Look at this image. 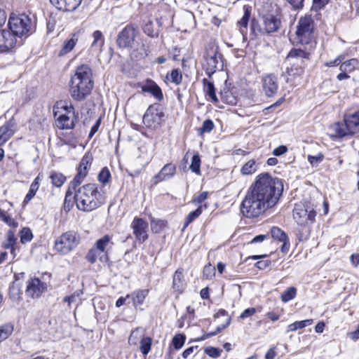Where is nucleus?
<instances>
[{"mask_svg":"<svg viewBox=\"0 0 359 359\" xmlns=\"http://www.w3.org/2000/svg\"><path fill=\"white\" fill-rule=\"evenodd\" d=\"M328 0H313V6L316 9L323 8L327 4Z\"/></svg>","mask_w":359,"mask_h":359,"instance_id":"obj_63","label":"nucleus"},{"mask_svg":"<svg viewBox=\"0 0 359 359\" xmlns=\"http://www.w3.org/2000/svg\"><path fill=\"white\" fill-rule=\"evenodd\" d=\"M104 254L100 252L95 245H93V247L89 250L86 255V259L90 262L91 264H94L96 262V261L100 259H102V258L104 257Z\"/></svg>","mask_w":359,"mask_h":359,"instance_id":"obj_36","label":"nucleus"},{"mask_svg":"<svg viewBox=\"0 0 359 359\" xmlns=\"http://www.w3.org/2000/svg\"><path fill=\"white\" fill-rule=\"evenodd\" d=\"M185 286L186 284L184 279L183 271L182 269H179L174 273L172 287L176 292L180 294L184 291Z\"/></svg>","mask_w":359,"mask_h":359,"instance_id":"obj_24","label":"nucleus"},{"mask_svg":"<svg viewBox=\"0 0 359 359\" xmlns=\"http://www.w3.org/2000/svg\"><path fill=\"white\" fill-rule=\"evenodd\" d=\"M258 169V164L255 160L250 159L246 162L241 169V173L243 175H248L255 173Z\"/></svg>","mask_w":359,"mask_h":359,"instance_id":"obj_34","label":"nucleus"},{"mask_svg":"<svg viewBox=\"0 0 359 359\" xmlns=\"http://www.w3.org/2000/svg\"><path fill=\"white\" fill-rule=\"evenodd\" d=\"M78 40V34H73L71 39L64 42L62 48L59 53V55L62 56L71 52L75 47Z\"/></svg>","mask_w":359,"mask_h":359,"instance_id":"obj_27","label":"nucleus"},{"mask_svg":"<svg viewBox=\"0 0 359 359\" xmlns=\"http://www.w3.org/2000/svg\"><path fill=\"white\" fill-rule=\"evenodd\" d=\"M204 58L203 69L210 78L216 71L222 69L224 65L218 47L212 46L208 48Z\"/></svg>","mask_w":359,"mask_h":359,"instance_id":"obj_10","label":"nucleus"},{"mask_svg":"<svg viewBox=\"0 0 359 359\" xmlns=\"http://www.w3.org/2000/svg\"><path fill=\"white\" fill-rule=\"evenodd\" d=\"M344 59V56L343 55H339L336 59L334 60L330 61L325 64L327 67H334L339 65L341 62Z\"/></svg>","mask_w":359,"mask_h":359,"instance_id":"obj_60","label":"nucleus"},{"mask_svg":"<svg viewBox=\"0 0 359 359\" xmlns=\"http://www.w3.org/2000/svg\"><path fill=\"white\" fill-rule=\"evenodd\" d=\"M140 350L144 355H147L151 347L152 339L149 337H144L140 341Z\"/></svg>","mask_w":359,"mask_h":359,"instance_id":"obj_40","label":"nucleus"},{"mask_svg":"<svg viewBox=\"0 0 359 359\" xmlns=\"http://www.w3.org/2000/svg\"><path fill=\"white\" fill-rule=\"evenodd\" d=\"M280 22L273 15H268L264 18L263 30L268 34L274 32L280 27Z\"/></svg>","mask_w":359,"mask_h":359,"instance_id":"obj_23","label":"nucleus"},{"mask_svg":"<svg viewBox=\"0 0 359 359\" xmlns=\"http://www.w3.org/2000/svg\"><path fill=\"white\" fill-rule=\"evenodd\" d=\"M331 128L334 136L339 138L359 133V111L344 114V121L335 123Z\"/></svg>","mask_w":359,"mask_h":359,"instance_id":"obj_6","label":"nucleus"},{"mask_svg":"<svg viewBox=\"0 0 359 359\" xmlns=\"http://www.w3.org/2000/svg\"><path fill=\"white\" fill-rule=\"evenodd\" d=\"M190 170L197 174L200 175L201 173V158L200 156L196 154H194L191 159V163L189 166Z\"/></svg>","mask_w":359,"mask_h":359,"instance_id":"obj_44","label":"nucleus"},{"mask_svg":"<svg viewBox=\"0 0 359 359\" xmlns=\"http://www.w3.org/2000/svg\"><path fill=\"white\" fill-rule=\"evenodd\" d=\"M283 191L281 180L267 172L258 175L242 201L241 213L248 218L259 217L278 203Z\"/></svg>","mask_w":359,"mask_h":359,"instance_id":"obj_1","label":"nucleus"},{"mask_svg":"<svg viewBox=\"0 0 359 359\" xmlns=\"http://www.w3.org/2000/svg\"><path fill=\"white\" fill-rule=\"evenodd\" d=\"M0 219L13 229L18 226V222L13 219L6 211L1 209H0Z\"/></svg>","mask_w":359,"mask_h":359,"instance_id":"obj_39","label":"nucleus"},{"mask_svg":"<svg viewBox=\"0 0 359 359\" xmlns=\"http://www.w3.org/2000/svg\"><path fill=\"white\" fill-rule=\"evenodd\" d=\"M94 87L93 72L87 65L76 67L69 82V91L72 98L77 102L85 100Z\"/></svg>","mask_w":359,"mask_h":359,"instance_id":"obj_2","label":"nucleus"},{"mask_svg":"<svg viewBox=\"0 0 359 359\" xmlns=\"http://www.w3.org/2000/svg\"><path fill=\"white\" fill-rule=\"evenodd\" d=\"M250 16V12L246 9L243 18L238 22V24L243 28H246L248 26V20Z\"/></svg>","mask_w":359,"mask_h":359,"instance_id":"obj_56","label":"nucleus"},{"mask_svg":"<svg viewBox=\"0 0 359 359\" xmlns=\"http://www.w3.org/2000/svg\"><path fill=\"white\" fill-rule=\"evenodd\" d=\"M93 41L90 46L91 50L96 52L101 51L104 41L102 33L99 30H96L93 33Z\"/></svg>","mask_w":359,"mask_h":359,"instance_id":"obj_28","label":"nucleus"},{"mask_svg":"<svg viewBox=\"0 0 359 359\" xmlns=\"http://www.w3.org/2000/svg\"><path fill=\"white\" fill-rule=\"evenodd\" d=\"M111 236L109 235H104L101 238L98 239L94 245L102 253L107 252V248L109 245H112Z\"/></svg>","mask_w":359,"mask_h":359,"instance_id":"obj_32","label":"nucleus"},{"mask_svg":"<svg viewBox=\"0 0 359 359\" xmlns=\"http://www.w3.org/2000/svg\"><path fill=\"white\" fill-rule=\"evenodd\" d=\"M324 158V156L322 154H318L317 156H308V161L312 165H317L318 163L323 161Z\"/></svg>","mask_w":359,"mask_h":359,"instance_id":"obj_55","label":"nucleus"},{"mask_svg":"<svg viewBox=\"0 0 359 359\" xmlns=\"http://www.w3.org/2000/svg\"><path fill=\"white\" fill-rule=\"evenodd\" d=\"M140 88L143 93H150L158 101H161L163 99L161 89L156 82L151 79H147L140 85Z\"/></svg>","mask_w":359,"mask_h":359,"instance_id":"obj_18","label":"nucleus"},{"mask_svg":"<svg viewBox=\"0 0 359 359\" xmlns=\"http://www.w3.org/2000/svg\"><path fill=\"white\" fill-rule=\"evenodd\" d=\"M8 30L22 42L23 37H27L35 31V22L25 13H11L8 21Z\"/></svg>","mask_w":359,"mask_h":359,"instance_id":"obj_5","label":"nucleus"},{"mask_svg":"<svg viewBox=\"0 0 359 359\" xmlns=\"http://www.w3.org/2000/svg\"><path fill=\"white\" fill-rule=\"evenodd\" d=\"M294 8L299 9L303 7L304 0H287Z\"/></svg>","mask_w":359,"mask_h":359,"instance_id":"obj_64","label":"nucleus"},{"mask_svg":"<svg viewBox=\"0 0 359 359\" xmlns=\"http://www.w3.org/2000/svg\"><path fill=\"white\" fill-rule=\"evenodd\" d=\"M82 294L83 292L81 290H76L71 295L66 296L63 299V301L64 302H67L68 304V306H70L72 304L76 302V301Z\"/></svg>","mask_w":359,"mask_h":359,"instance_id":"obj_52","label":"nucleus"},{"mask_svg":"<svg viewBox=\"0 0 359 359\" xmlns=\"http://www.w3.org/2000/svg\"><path fill=\"white\" fill-rule=\"evenodd\" d=\"M17 238L15 235V231L13 230H8L6 233V239L3 243L2 246L5 249H10L11 254L13 255V258H15L16 256V243H17Z\"/></svg>","mask_w":359,"mask_h":359,"instance_id":"obj_22","label":"nucleus"},{"mask_svg":"<svg viewBox=\"0 0 359 359\" xmlns=\"http://www.w3.org/2000/svg\"><path fill=\"white\" fill-rule=\"evenodd\" d=\"M80 242L79 233L74 231L63 233L55 241V250L61 255H67L75 249Z\"/></svg>","mask_w":359,"mask_h":359,"instance_id":"obj_9","label":"nucleus"},{"mask_svg":"<svg viewBox=\"0 0 359 359\" xmlns=\"http://www.w3.org/2000/svg\"><path fill=\"white\" fill-rule=\"evenodd\" d=\"M359 64V62L355 58H352L347 61H345L340 65V70L341 72H353L355 67Z\"/></svg>","mask_w":359,"mask_h":359,"instance_id":"obj_42","label":"nucleus"},{"mask_svg":"<svg viewBox=\"0 0 359 359\" xmlns=\"http://www.w3.org/2000/svg\"><path fill=\"white\" fill-rule=\"evenodd\" d=\"M148 294V290H136L133 291L130 294V298L133 300V306L137 308L138 306L142 304Z\"/></svg>","mask_w":359,"mask_h":359,"instance_id":"obj_26","label":"nucleus"},{"mask_svg":"<svg viewBox=\"0 0 359 359\" xmlns=\"http://www.w3.org/2000/svg\"><path fill=\"white\" fill-rule=\"evenodd\" d=\"M202 82L203 84V90L206 95L209 96L212 102H217L218 98L216 95L213 83L208 81L207 79H203Z\"/></svg>","mask_w":359,"mask_h":359,"instance_id":"obj_29","label":"nucleus"},{"mask_svg":"<svg viewBox=\"0 0 359 359\" xmlns=\"http://www.w3.org/2000/svg\"><path fill=\"white\" fill-rule=\"evenodd\" d=\"M110 177L111 173L107 167L102 168L98 175V180L103 184H107Z\"/></svg>","mask_w":359,"mask_h":359,"instance_id":"obj_51","label":"nucleus"},{"mask_svg":"<svg viewBox=\"0 0 359 359\" xmlns=\"http://www.w3.org/2000/svg\"><path fill=\"white\" fill-rule=\"evenodd\" d=\"M136 36V29L133 26H126L118 34L117 43L120 47H128L133 43Z\"/></svg>","mask_w":359,"mask_h":359,"instance_id":"obj_16","label":"nucleus"},{"mask_svg":"<svg viewBox=\"0 0 359 359\" xmlns=\"http://www.w3.org/2000/svg\"><path fill=\"white\" fill-rule=\"evenodd\" d=\"M256 313V309L255 308H248L243 311L240 315V318L241 319H245L253 316Z\"/></svg>","mask_w":359,"mask_h":359,"instance_id":"obj_57","label":"nucleus"},{"mask_svg":"<svg viewBox=\"0 0 359 359\" xmlns=\"http://www.w3.org/2000/svg\"><path fill=\"white\" fill-rule=\"evenodd\" d=\"M84 178L85 177H81V176L79 175L78 174L76 175V176L74 177V178L73 179V180L71 182L70 187H69V189H67V191L66 192V196H65L66 200L69 196H73V191H72V189L75 191L76 190V187H78L79 185H80L82 183V182L84 180Z\"/></svg>","mask_w":359,"mask_h":359,"instance_id":"obj_38","label":"nucleus"},{"mask_svg":"<svg viewBox=\"0 0 359 359\" xmlns=\"http://www.w3.org/2000/svg\"><path fill=\"white\" fill-rule=\"evenodd\" d=\"M50 179L53 184L57 187H60L65 183L66 177L59 172H53L50 175Z\"/></svg>","mask_w":359,"mask_h":359,"instance_id":"obj_45","label":"nucleus"},{"mask_svg":"<svg viewBox=\"0 0 359 359\" xmlns=\"http://www.w3.org/2000/svg\"><path fill=\"white\" fill-rule=\"evenodd\" d=\"M50 2L60 11L70 12L76 10L82 0H50Z\"/></svg>","mask_w":359,"mask_h":359,"instance_id":"obj_20","label":"nucleus"},{"mask_svg":"<svg viewBox=\"0 0 359 359\" xmlns=\"http://www.w3.org/2000/svg\"><path fill=\"white\" fill-rule=\"evenodd\" d=\"M15 130V123L13 119L0 127V146L5 144L13 135Z\"/></svg>","mask_w":359,"mask_h":359,"instance_id":"obj_21","label":"nucleus"},{"mask_svg":"<svg viewBox=\"0 0 359 359\" xmlns=\"http://www.w3.org/2000/svg\"><path fill=\"white\" fill-rule=\"evenodd\" d=\"M130 228L137 242L142 243L148 239V223L142 218L135 217L130 224Z\"/></svg>","mask_w":359,"mask_h":359,"instance_id":"obj_13","label":"nucleus"},{"mask_svg":"<svg viewBox=\"0 0 359 359\" xmlns=\"http://www.w3.org/2000/svg\"><path fill=\"white\" fill-rule=\"evenodd\" d=\"M145 330L142 327H137L133 330L129 337L128 343L130 345H137L144 337Z\"/></svg>","mask_w":359,"mask_h":359,"instance_id":"obj_30","label":"nucleus"},{"mask_svg":"<svg viewBox=\"0 0 359 359\" xmlns=\"http://www.w3.org/2000/svg\"><path fill=\"white\" fill-rule=\"evenodd\" d=\"M77 208L83 211H92L103 203V198L95 184H87L73 192Z\"/></svg>","mask_w":359,"mask_h":359,"instance_id":"obj_3","label":"nucleus"},{"mask_svg":"<svg viewBox=\"0 0 359 359\" xmlns=\"http://www.w3.org/2000/svg\"><path fill=\"white\" fill-rule=\"evenodd\" d=\"M207 198H208V192L204 191V192H202L197 197H196L194 199V202L196 204H201L204 201H205L207 199Z\"/></svg>","mask_w":359,"mask_h":359,"instance_id":"obj_61","label":"nucleus"},{"mask_svg":"<svg viewBox=\"0 0 359 359\" xmlns=\"http://www.w3.org/2000/svg\"><path fill=\"white\" fill-rule=\"evenodd\" d=\"M297 295V289L294 287H287L281 294V301L287 303L295 298Z\"/></svg>","mask_w":359,"mask_h":359,"instance_id":"obj_41","label":"nucleus"},{"mask_svg":"<svg viewBox=\"0 0 359 359\" xmlns=\"http://www.w3.org/2000/svg\"><path fill=\"white\" fill-rule=\"evenodd\" d=\"M262 87L268 97L273 96L278 91V79L273 74H268L262 78Z\"/></svg>","mask_w":359,"mask_h":359,"instance_id":"obj_17","label":"nucleus"},{"mask_svg":"<svg viewBox=\"0 0 359 359\" xmlns=\"http://www.w3.org/2000/svg\"><path fill=\"white\" fill-rule=\"evenodd\" d=\"M176 172V166L172 163L165 164L160 172L156 174L152 179L154 184L167 180L172 177Z\"/></svg>","mask_w":359,"mask_h":359,"instance_id":"obj_19","label":"nucleus"},{"mask_svg":"<svg viewBox=\"0 0 359 359\" xmlns=\"http://www.w3.org/2000/svg\"><path fill=\"white\" fill-rule=\"evenodd\" d=\"M20 241L25 243L32 241L33 238L32 232L28 227H24L20 232Z\"/></svg>","mask_w":359,"mask_h":359,"instance_id":"obj_48","label":"nucleus"},{"mask_svg":"<svg viewBox=\"0 0 359 359\" xmlns=\"http://www.w3.org/2000/svg\"><path fill=\"white\" fill-rule=\"evenodd\" d=\"M46 284L39 278H32L27 282L26 293L32 298H38L46 290Z\"/></svg>","mask_w":359,"mask_h":359,"instance_id":"obj_15","label":"nucleus"},{"mask_svg":"<svg viewBox=\"0 0 359 359\" xmlns=\"http://www.w3.org/2000/svg\"><path fill=\"white\" fill-rule=\"evenodd\" d=\"M39 187V176L38 175L32 182V183L30 185L29 189L28 191V193L25 197V199L23 201V204L26 205L35 196L37 190Z\"/></svg>","mask_w":359,"mask_h":359,"instance_id":"obj_31","label":"nucleus"},{"mask_svg":"<svg viewBox=\"0 0 359 359\" xmlns=\"http://www.w3.org/2000/svg\"><path fill=\"white\" fill-rule=\"evenodd\" d=\"M287 151V148L285 145H280L277 148L274 149L272 154L276 156H279L285 153H286Z\"/></svg>","mask_w":359,"mask_h":359,"instance_id":"obj_58","label":"nucleus"},{"mask_svg":"<svg viewBox=\"0 0 359 359\" xmlns=\"http://www.w3.org/2000/svg\"><path fill=\"white\" fill-rule=\"evenodd\" d=\"M164 113L159 104H151L144 113L142 121L145 126L151 129H156L163 121Z\"/></svg>","mask_w":359,"mask_h":359,"instance_id":"obj_11","label":"nucleus"},{"mask_svg":"<svg viewBox=\"0 0 359 359\" xmlns=\"http://www.w3.org/2000/svg\"><path fill=\"white\" fill-rule=\"evenodd\" d=\"M202 213L201 207H198L194 211H192L189 213L186 218V221L183 227V230L186 229L189 224H191L194 220H195L197 217H198Z\"/></svg>","mask_w":359,"mask_h":359,"instance_id":"obj_46","label":"nucleus"},{"mask_svg":"<svg viewBox=\"0 0 359 359\" xmlns=\"http://www.w3.org/2000/svg\"><path fill=\"white\" fill-rule=\"evenodd\" d=\"M316 212L313 207L306 203H299L294 205L293 218L301 226H309L315 222Z\"/></svg>","mask_w":359,"mask_h":359,"instance_id":"obj_8","label":"nucleus"},{"mask_svg":"<svg viewBox=\"0 0 359 359\" xmlns=\"http://www.w3.org/2000/svg\"><path fill=\"white\" fill-rule=\"evenodd\" d=\"M185 340H186V337L184 334H176L172 340V344L174 346V348L177 350L181 348L184 343H185Z\"/></svg>","mask_w":359,"mask_h":359,"instance_id":"obj_49","label":"nucleus"},{"mask_svg":"<svg viewBox=\"0 0 359 359\" xmlns=\"http://www.w3.org/2000/svg\"><path fill=\"white\" fill-rule=\"evenodd\" d=\"M21 45V41L17 40L8 29H0V53L11 51L17 46Z\"/></svg>","mask_w":359,"mask_h":359,"instance_id":"obj_14","label":"nucleus"},{"mask_svg":"<svg viewBox=\"0 0 359 359\" xmlns=\"http://www.w3.org/2000/svg\"><path fill=\"white\" fill-rule=\"evenodd\" d=\"M231 318L228 317L226 319V323L225 325H223L222 326H219L217 327L216 330L212 332H209L203 334V336L201 337V340H204L205 339H208L210 337L215 336L217 334L219 333L222 330L225 329L230 324Z\"/></svg>","mask_w":359,"mask_h":359,"instance_id":"obj_53","label":"nucleus"},{"mask_svg":"<svg viewBox=\"0 0 359 359\" xmlns=\"http://www.w3.org/2000/svg\"><path fill=\"white\" fill-rule=\"evenodd\" d=\"M62 108L65 110L66 114H60L56 118V126L62 130L72 129L75 126V122L77 121L74 108L72 104L63 106Z\"/></svg>","mask_w":359,"mask_h":359,"instance_id":"obj_12","label":"nucleus"},{"mask_svg":"<svg viewBox=\"0 0 359 359\" xmlns=\"http://www.w3.org/2000/svg\"><path fill=\"white\" fill-rule=\"evenodd\" d=\"M271 235L273 238L282 242L286 241L288 237L287 234L280 228L273 226L271 229Z\"/></svg>","mask_w":359,"mask_h":359,"instance_id":"obj_43","label":"nucleus"},{"mask_svg":"<svg viewBox=\"0 0 359 359\" xmlns=\"http://www.w3.org/2000/svg\"><path fill=\"white\" fill-rule=\"evenodd\" d=\"M92 156L86 154L81 158L79 168L77 174L81 177H86L88 173V170L90 168V165L92 163Z\"/></svg>","mask_w":359,"mask_h":359,"instance_id":"obj_25","label":"nucleus"},{"mask_svg":"<svg viewBox=\"0 0 359 359\" xmlns=\"http://www.w3.org/2000/svg\"><path fill=\"white\" fill-rule=\"evenodd\" d=\"M313 30L314 21L311 15H306L300 18L297 25L294 43L302 45L312 43L314 38Z\"/></svg>","mask_w":359,"mask_h":359,"instance_id":"obj_7","label":"nucleus"},{"mask_svg":"<svg viewBox=\"0 0 359 359\" xmlns=\"http://www.w3.org/2000/svg\"><path fill=\"white\" fill-rule=\"evenodd\" d=\"M313 320L312 319H306L301 321H296L290 324L287 327V332H294L297 330L303 329L311 325Z\"/></svg>","mask_w":359,"mask_h":359,"instance_id":"obj_35","label":"nucleus"},{"mask_svg":"<svg viewBox=\"0 0 359 359\" xmlns=\"http://www.w3.org/2000/svg\"><path fill=\"white\" fill-rule=\"evenodd\" d=\"M167 79L175 85L181 83L182 80V75L179 69H173L169 75L167 76Z\"/></svg>","mask_w":359,"mask_h":359,"instance_id":"obj_47","label":"nucleus"},{"mask_svg":"<svg viewBox=\"0 0 359 359\" xmlns=\"http://www.w3.org/2000/svg\"><path fill=\"white\" fill-rule=\"evenodd\" d=\"M310 60V53L299 48H292L288 53L286 60V74L287 82L295 83L301 80L304 69Z\"/></svg>","mask_w":359,"mask_h":359,"instance_id":"obj_4","label":"nucleus"},{"mask_svg":"<svg viewBox=\"0 0 359 359\" xmlns=\"http://www.w3.org/2000/svg\"><path fill=\"white\" fill-rule=\"evenodd\" d=\"M214 126L213 121L210 119H207L203 121L202 126L198 128V133L203 134L210 133L214 128Z\"/></svg>","mask_w":359,"mask_h":359,"instance_id":"obj_50","label":"nucleus"},{"mask_svg":"<svg viewBox=\"0 0 359 359\" xmlns=\"http://www.w3.org/2000/svg\"><path fill=\"white\" fill-rule=\"evenodd\" d=\"M215 274V268L211 264L205 266L203 271V277L205 279H211Z\"/></svg>","mask_w":359,"mask_h":359,"instance_id":"obj_54","label":"nucleus"},{"mask_svg":"<svg viewBox=\"0 0 359 359\" xmlns=\"http://www.w3.org/2000/svg\"><path fill=\"white\" fill-rule=\"evenodd\" d=\"M168 222L166 220L151 217L150 226L153 233H158L166 228Z\"/></svg>","mask_w":359,"mask_h":359,"instance_id":"obj_33","label":"nucleus"},{"mask_svg":"<svg viewBox=\"0 0 359 359\" xmlns=\"http://www.w3.org/2000/svg\"><path fill=\"white\" fill-rule=\"evenodd\" d=\"M100 126V119H97L95 122V123L92 126L90 131L88 135L89 138H92L93 136L96 133V132L98 130V128Z\"/></svg>","mask_w":359,"mask_h":359,"instance_id":"obj_62","label":"nucleus"},{"mask_svg":"<svg viewBox=\"0 0 359 359\" xmlns=\"http://www.w3.org/2000/svg\"><path fill=\"white\" fill-rule=\"evenodd\" d=\"M11 323H6L0 326V342L6 340L13 332Z\"/></svg>","mask_w":359,"mask_h":359,"instance_id":"obj_37","label":"nucleus"},{"mask_svg":"<svg viewBox=\"0 0 359 359\" xmlns=\"http://www.w3.org/2000/svg\"><path fill=\"white\" fill-rule=\"evenodd\" d=\"M205 353L210 357L218 358L220 355L221 351L218 348L211 347L205 351Z\"/></svg>","mask_w":359,"mask_h":359,"instance_id":"obj_59","label":"nucleus"}]
</instances>
